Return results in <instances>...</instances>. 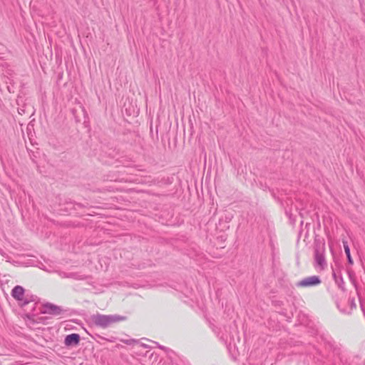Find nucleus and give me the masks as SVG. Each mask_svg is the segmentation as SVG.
Here are the masks:
<instances>
[{
    "instance_id": "f257e3e1",
    "label": "nucleus",
    "mask_w": 365,
    "mask_h": 365,
    "mask_svg": "<svg viewBox=\"0 0 365 365\" xmlns=\"http://www.w3.org/2000/svg\"><path fill=\"white\" fill-rule=\"evenodd\" d=\"M92 323L101 328H106L110 324L123 321L125 319L124 317L119 315H104L101 314H93L91 317Z\"/></svg>"
},
{
    "instance_id": "f03ea898",
    "label": "nucleus",
    "mask_w": 365,
    "mask_h": 365,
    "mask_svg": "<svg viewBox=\"0 0 365 365\" xmlns=\"http://www.w3.org/2000/svg\"><path fill=\"white\" fill-rule=\"evenodd\" d=\"M324 346V349L329 352L332 351L334 354H339L335 341L328 333H321V346Z\"/></svg>"
},
{
    "instance_id": "7ed1b4c3",
    "label": "nucleus",
    "mask_w": 365,
    "mask_h": 365,
    "mask_svg": "<svg viewBox=\"0 0 365 365\" xmlns=\"http://www.w3.org/2000/svg\"><path fill=\"white\" fill-rule=\"evenodd\" d=\"M41 312L42 314L58 316L63 314V310L59 306L47 302L43 305L42 310L41 311Z\"/></svg>"
},
{
    "instance_id": "20e7f679",
    "label": "nucleus",
    "mask_w": 365,
    "mask_h": 365,
    "mask_svg": "<svg viewBox=\"0 0 365 365\" xmlns=\"http://www.w3.org/2000/svg\"><path fill=\"white\" fill-rule=\"evenodd\" d=\"M319 284V277L311 276L305 277L296 283L297 287H309Z\"/></svg>"
},
{
    "instance_id": "39448f33",
    "label": "nucleus",
    "mask_w": 365,
    "mask_h": 365,
    "mask_svg": "<svg viewBox=\"0 0 365 365\" xmlns=\"http://www.w3.org/2000/svg\"><path fill=\"white\" fill-rule=\"evenodd\" d=\"M11 294L13 298L21 304L25 297V289L23 287L16 285L12 289Z\"/></svg>"
},
{
    "instance_id": "423d86ee",
    "label": "nucleus",
    "mask_w": 365,
    "mask_h": 365,
    "mask_svg": "<svg viewBox=\"0 0 365 365\" xmlns=\"http://www.w3.org/2000/svg\"><path fill=\"white\" fill-rule=\"evenodd\" d=\"M81 338L78 334L73 333L66 336L64 344L67 346L78 345Z\"/></svg>"
},
{
    "instance_id": "0eeeda50",
    "label": "nucleus",
    "mask_w": 365,
    "mask_h": 365,
    "mask_svg": "<svg viewBox=\"0 0 365 365\" xmlns=\"http://www.w3.org/2000/svg\"><path fill=\"white\" fill-rule=\"evenodd\" d=\"M348 304L349 306L348 307V309H341L340 304H337V307L341 313L346 314H350L351 313V311L356 308V304L354 298H351V299L350 298L349 299Z\"/></svg>"
},
{
    "instance_id": "6e6552de",
    "label": "nucleus",
    "mask_w": 365,
    "mask_h": 365,
    "mask_svg": "<svg viewBox=\"0 0 365 365\" xmlns=\"http://www.w3.org/2000/svg\"><path fill=\"white\" fill-rule=\"evenodd\" d=\"M342 244L347 258L348 263L349 264H353L354 262L351 256L350 249L347 240H346L345 239H342Z\"/></svg>"
},
{
    "instance_id": "1a4fd4ad",
    "label": "nucleus",
    "mask_w": 365,
    "mask_h": 365,
    "mask_svg": "<svg viewBox=\"0 0 365 365\" xmlns=\"http://www.w3.org/2000/svg\"><path fill=\"white\" fill-rule=\"evenodd\" d=\"M36 298L37 297L33 294H25L24 299H23L21 306L24 307L29 304L30 302H35Z\"/></svg>"
},
{
    "instance_id": "9d476101",
    "label": "nucleus",
    "mask_w": 365,
    "mask_h": 365,
    "mask_svg": "<svg viewBox=\"0 0 365 365\" xmlns=\"http://www.w3.org/2000/svg\"><path fill=\"white\" fill-rule=\"evenodd\" d=\"M314 265L316 267H319V250L317 245L314 248Z\"/></svg>"
},
{
    "instance_id": "9b49d317",
    "label": "nucleus",
    "mask_w": 365,
    "mask_h": 365,
    "mask_svg": "<svg viewBox=\"0 0 365 365\" xmlns=\"http://www.w3.org/2000/svg\"><path fill=\"white\" fill-rule=\"evenodd\" d=\"M286 215H287V216L289 218V220H290V222H291L292 224H294V222H295V220H294V218L293 217V214H292V210H290V211L286 210Z\"/></svg>"
},
{
    "instance_id": "f8f14e48",
    "label": "nucleus",
    "mask_w": 365,
    "mask_h": 365,
    "mask_svg": "<svg viewBox=\"0 0 365 365\" xmlns=\"http://www.w3.org/2000/svg\"><path fill=\"white\" fill-rule=\"evenodd\" d=\"M360 306H361V309L363 312V314L365 317V305L361 302H360Z\"/></svg>"
},
{
    "instance_id": "ddd939ff",
    "label": "nucleus",
    "mask_w": 365,
    "mask_h": 365,
    "mask_svg": "<svg viewBox=\"0 0 365 365\" xmlns=\"http://www.w3.org/2000/svg\"><path fill=\"white\" fill-rule=\"evenodd\" d=\"M320 262H321V268L323 267V264L324 262V257L322 256V255L321 254V259H320Z\"/></svg>"
},
{
    "instance_id": "4468645a",
    "label": "nucleus",
    "mask_w": 365,
    "mask_h": 365,
    "mask_svg": "<svg viewBox=\"0 0 365 365\" xmlns=\"http://www.w3.org/2000/svg\"><path fill=\"white\" fill-rule=\"evenodd\" d=\"M220 339L224 341H227V337L222 335V336H220Z\"/></svg>"
},
{
    "instance_id": "2eb2a0df",
    "label": "nucleus",
    "mask_w": 365,
    "mask_h": 365,
    "mask_svg": "<svg viewBox=\"0 0 365 365\" xmlns=\"http://www.w3.org/2000/svg\"><path fill=\"white\" fill-rule=\"evenodd\" d=\"M158 347H159L160 349H162V350L165 351V350H167V349H167L165 346H162V345H160V344H158Z\"/></svg>"
},
{
    "instance_id": "dca6fc26",
    "label": "nucleus",
    "mask_w": 365,
    "mask_h": 365,
    "mask_svg": "<svg viewBox=\"0 0 365 365\" xmlns=\"http://www.w3.org/2000/svg\"><path fill=\"white\" fill-rule=\"evenodd\" d=\"M341 305V309H348V307L347 308H344L342 304H340Z\"/></svg>"
}]
</instances>
